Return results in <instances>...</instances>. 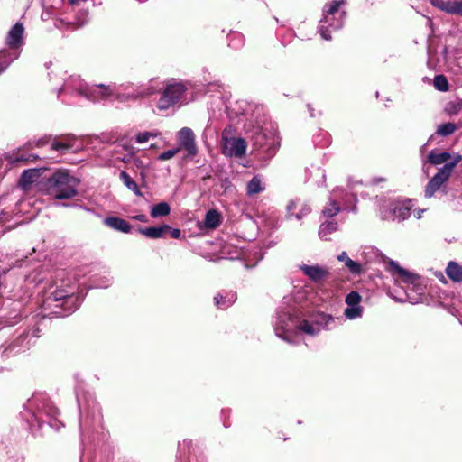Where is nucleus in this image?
I'll return each mask as SVG.
<instances>
[{"instance_id":"nucleus-22","label":"nucleus","mask_w":462,"mask_h":462,"mask_svg":"<svg viewBox=\"0 0 462 462\" xmlns=\"http://www.w3.org/2000/svg\"><path fill=\"white\" fill-rule=\"evenodd\" d=\"M360 255L365 263H386V268L389 266V261H392L391 259H387V257L374 246H365Z\"/></svg>"},{"instance_id":"nucleus-61","label":"nucleus","mask_w":462,"mask_h":462,"mask_svg":"<svg viewBox=\"0 0 462 462\" xmlns=\"http://www.w3.org/2000/svg\"><path fill=\"white\" fill-rule=\"evenodd\" d=\"M223 425H224L226 428L229 427V424L226 421V420H225V419H223Z\"/></svg>"},{"instance_id":"nucleus-32","label":"nucleus","mask_w":462,"mask_h":462,"mask_svg":"<svg viewBox=\"0 0 462 462\" xmlns=\"http://www.w3.org/2000/svg\"><path fill=\"white\" fill-rule=\"evenodd\" d=\"M39 178V171L36 169H29L23 171L21 179H20V186L26 189L28 187L35 182Z\"/></svg>"},{"instance_id":"nucleus-29","label":"nucleus","mask_w":462,"mask_h":462,"mask_svg":"<svg viewBox=\"0 0 462 462\" xmlns=\"http://www.w3.org/2000/svg\"><path fill=\"white\" fill-rule=\"evenodd\" d=\"M340 189L343 191V193H341L337 197V200L340 203L341 209L347 210V211L355 210V208L352 207V204L356 203V201H357L356 196L353 193L346 192L343 189Z\"/></svg>"},{"instance_id":"nucleus-15","label":"nucleus","mask_w":462,"mask_h":462,"mask_svg":"<svg viewBox=\"0 0 462 462\" xmlns=\"http://www.w3.org/2000/svg\"><path fill=\"white\" fill-rule=\"evenodd\" d=\"M307 290L301 287H295L291 295L285 296L283 298L282 303L278 309L276 319L278 318L279 314L284 311H288V310H291V312H294L298 316H301V311L299 310L298 306L303 303L307 300Z\"/></svg>"},{"instance_id":"nucleus-19","label":"nucleus","mask_w":462,"mask_h":462,"mask_svg":"<svg viewBox=\"0 0 462 462\" xmlns=\"http://www.w3.org/2000/svg\"><path fill=\"white\" fill-rule=\"evenodd\" d=\"M24 27L23 23H16L8 32L5 42L12 51H19L18 50L23 45Z\"/></svg>"},{"instance_id":"nucleus-40","label":"nucleus","mask_w":462,"mask_h":462,"mask_svg":"<svg viewBox=\"0 0 462 462\" xmlns=\"http://www.w3.org/2000/svg\"><path fill=\"white\" fill-rule=\"evenodd\" d=\"M434 87L439 91H447L448 89V82L445 76L437 75L433 79Z\"/></svg>"},{"instance_id":"nucleus-60","label":"nucleus","mask_w":462,"mask_h":462,"mask_svg":"<svg viewBox=\"0 0 462 462\" xmlns=\"http://www.w3.org/2000/svg\"><path fill=\"white\" fill-rule=\"evenodd\" d=\"M81 208H83L84 210L88 211V212H92L93 210L90 209V208H88L86 207H82V206H79Z\"/></svg>"},{"instance_id":"nucleus-23","label":"nucleus","mask_w":462,"mask_h":462,"mask_svg":"<svg viewBox=\"0 0 462 462\" xmlns=\"http://www.w3.org/2000/svg\"><path fill=\"white\" fill-rule=\"evenodd\" d=\"M286 209L288 215L290 217L294 216L297 220H300L301 218L309 215L311 211L310 208L305 203H300V199L291 200L288 203Z\"/></svg>"},{"instance_id":"nucleus-26","label":"nucleus","mask_w":462,"mask_h":462,"mask_svg":"<svg viewBox=\"0 0 462 462\" xmlns=\"http://www.w3.org/2000/svg\"><path fill=\"white\" fill-rule=\"evenodd\" d=\"M236 299V292L233 291H221L214 297V302L217 308L226 310L233 305Z\"/></svg>"},{"instance_id":"nucleus-16","label":"nucleus","mask_w":462,"mask_h":462,"mask_svg":"<svg viewBox=\"0 0 462 462\" xmlns=\"http://www.w3.org/2000/svg\"><path fill=\"white\" fill-rule=\"evenodd\" d=\"M178 452L180 462H191L192 457L200 462L205 461L199 448L194 445L190 439H184L181 443H179Z\"/></svg>"},{"instance_id":"nucleus-38","label":"nucleus","mask_w":462,"mask_h":462,"mask_svg":"<svg viewBox=\"0 0 462 462\" xmlns=\"http://www.w3.org/2000/svg\"><path fill=\"white\" fill-rule=\"evenodd\" d=\"M363 313V308L358 306H347V308L345 309L344 315L348 319H355L357 318H360Z\"/></svg>"},{"instance_id":"nucleus-21","label":"nucleus","mask_w":462,"mask_h":462,"mask_svg":"<svg viewBox=\"0 0 462 462\" xmlns=\"http://www.w3.org/2000/svg\"><path fill=\"white\" fill-rule=\"evenodd\" d=\"M138 232L151 239L163 238L168 233H171V236L173 237L171 226L166 224L150 227H139Z\"/></svg>"},{"instance_id":"nucleus-6","label":"nucleus","mask_w":462,"mask_h":462,"mask_svg":"<svg viewBox=\"0 0 462 462\" xmlns=\"http://www.w3.org/2000/svg\"><path fill=\"white\" fill-rule=\"evenodd\" d=\"M462 157L459 154H454L448 152H438L432 150L429 154L421 159L422 167L425 171L426 165H440L438 172L430 180L425 189V197L431 198L437 190L449 179L453 169L461 162Z\"/></svg>"},{"instance_id":"nucleus-28","label":"nucleus","mask_w":462,"mask_h":462,"mask_svg":"<svg viewBox=\"0 0 462 462\" xmlns=\"http://www.w3.org/2000/svg\"><path fill=\"white\" fill-rule=\"evenodd\" d=\"M338 228V224L333 219H328L320 224L319 229V236L322 240H329V235L336 232Z\"/></svg>"},{"instance_id":"nucleus-33","label":"nucleus","mask_w":462,"mask_h":462,"mask_svg":"<svg viewBox=\"0 0 462 462\" xmlns=\"http://www.w3.org/2000/svg\"><path fill=\"white\" fill-rule=\"evenodd\" d=\"M150 213L153 218L166 217L171 213V206L167 202H160L151 207Z\"/></svg>"},{"instance_id":"nucleus-30","label":"nucleus","mask_w":462,"mask_h":462,"mask_svg":"<svg viewBox=\"0 0 462 462\" xmlns=\"http://www.w3.org/2000/svg\"><path fill=\"white\" fill-rule=\"evenodd\" d=\"M265 185L259 175L254 176L247 183L246 192L248 196H253L263 192Z\"/></svg>"},{"instance_id":"nucleus-27","label":"nucleus","mask_w":462,"mask_h":462,"mask_svg":"<svg viewBox=\"0 0 462 462\" xmlns=\"http://www.w3.org/2000/svg\"><path fill=\"white\" fill-rule=\"evenodd\" d=\"M173 105V84L168 83L163 90L160 99L157 102L156 108L162 112L169 109Z\"/></svg>"},{"instance_id":"nucleus-57","label":"nucleus","mask_w":462,"mask_h":462,"mask_svg":"<svg viewBox=\"0 0 462 462\" xmlns=\"http://www.w3.org/2000/svg\"><path fill=\"white\" fill-rule=\"evenodd\" d=\"M308 109H309V112H310V116L311 117H314V114H313V108L311 107L310 105H308Z\"/></svg>"},{"instance_id":"nucleus-35","label":"nucleus","mask_w":462,"mask_h":462,"mask_svg":"<svg viewBox=\"0 0 462 462\" xmlns=\"http://www.w3.org/2000/svg\"><path fill=\"white\" fill-rule=\"evenodd\" d=\"M220 223V215L217 210H208L206 214L204 226L208 228H216Z\"/></svg>"},{"instance_id":"nucleus-64","label":"nucleus","mask_w":462,"mask_h":462,"mask_svg":"<svg viewBox=\"0 0 462 462\" xmlns=\"http://www.w3.org/2000/svg\"><path fill=\"white\" fill-rule=\"evenodd\" d=\"M11 228H12V226H8L6 227V229H8V230H9V229H11Z\"/></svg>"},{"instance_id":"nucleus-18","label":"nucleus","mask_w":462,"mask_h":462,"mask_svg":"<svg viewBox=\"0 0 462 462\" xmlns=\"http://www.w3.org/2000/svg\"><path fill=\"white\" fill-rule=\"evenodd\" d=\"M300 270L302 273L307 276L312 282L319 283L326 280L329 275V270L326 266H320L319 264L308 265L302 263L299 265Z\"/></svg>"},{"instance_id":"nucleus-37","label":"nucleus","mask_w":462,"mask_h":462,"mask_svg":"<svg viewBox=\"0 0 462 462\" xmlns=\"http://www.w3.org/2000/svg\"><path fill=\"white\" fill-rule=\"evenodd\" d=\"M457 125L453 123H445L438 126L435 134L441 136H448L457 130Z\"/></svg>"},{"instance_id":"nucleus-13","label":"nucleus","mask_w":462,"mask_h":462,"mask_svg":"<svg viewBox=\"0 0 462 462\" xmlns=\"http://www.w3.org/2000/svg\"><path fill=\"white\" fill-rule=\"evenodd\" d=\"M413 207L411 199L390 201L380 208V217L383 220H404L411 215Z\"/></svg>"},{"instance_id":"nucleus-42","label":"nucleus","mask_w":462,"mask_h":462,"mask_svg":"<svg viewBox=\"0 0 462 462\" xmlns=\"http://www.w3.org/2000/svg\"><path fill=\"white\" fill-rule=\"evenodd\" d=\"M345 266L354 275H358L363 272L362 264L352 259H347Z\"/></svg>"},{"instance_id":"nucleus-12","label":"nucleus","mask_w":462,"mask_h":462,"mask_svg":"<svg viewBox=\"0 0 462 462\" xmlns=\"http://www.w3.org/2000/svg\"><path fill=\"white\" fill-rule=\"evenodd\" d=\"M178 147L175 148V154L179 152H185L180 165H184L189 162L199 163V160L196 159L199 149L196 144V136L193 130L189 127H183L177 133Z\"/></svg>"},{"instance_id":"nucleus-63","label":"nucleus","mask_w":462,"mask_h":462,"mask_svg":"<svg viewBox=\"0 0 462 462\" xmlns=\"http://www.w3.org/2000/svg\"><path fill=\"white\" fill-rule=\"evenodd\" d=\"M61 205H62V206H66V207H67V206H71V205L76 206L75 204H66V203H63V204H61Z\"/></svg>"},{"instance_id":"nucleus-45","label":"nucleus","mask_w":462,"mask_h":462,"mask_svg":"<svg viewBox=\"0 0 462 462\" xmlns=\"http://www.w3.org/2000/svg\"><path fill=\"white\" fill-rule=\"evenodd\" d=\"M461 109V105L457 102H448L445 106V112L449 115H457Z\"/></svg>"},{"instance_id":"nucleus-1","label":"nucleus","mask_w":462,"mask_h":462,"mask_svg":"<svg viewBox=\"0 0 462 462\" xmlns=\"http://www.w3.org/2000/svg\"><path fill=\"white\" fill-rule=\"evenodd\" d=\"M336 326L335 319L326 313H318L311 321L304 319L291 310L279 314L274 322V331L278 337L293 344L299 333L311 337L317 336L321 330H329Z\"/></svg>"},{"instance_id":"nucleus-25","label":"nucleus","mask_w":462,"mask_h":462,"mask_svg":"<svg viewBox=\"0 0 462 462\" xmlns=\"http://www.w3.org/2000/svg\"><path fill=\"white\" fill-rule=\"evenodd\" d=\"M103 223L107 227L124 234L132 232V226L126 220L118 217H107L103 220Z\"/></svg>"},{"instance_id":"nucleus-17","label":"nucleus","mask_w":462,"mask_h":462,"mask_svg":"<svg viewBox=\"0 0 462 462\" xmlns=\"http://www.w3.org/2000/svg\"><path fill=\"white\" fill-rule=\"evenodd\" d=\"M246 151L245 141L241 138H224L223 153L227 157H242Z\"/></svg>"},{"instance_id":"nucleus-7","label":"nucleus","mask_w":462,"mask_h":462,"mask_svg":"<svg viewBox=\"0 0 462 462\" xmlns=\"http://www.w3.org/2000/svg\"><path fill=\"white\" fill-rule=\"evenodd\" d=\"M83 298L79 294H75L70 287L51 288L44 293L42 300V308L46 311L51 310L50 314L55 317L69 316L76 311L80 306Z\"/></svg>"},{"instance_id":"nucleus-56","label":"nucleus","mask_w":462,"mask_h":462,"mask_svg":"<svg viewBox=\"0 0 462 462\" xmlns=\"http://www.w3.org/2000/svg\"><path fill=\"white\" fill-rule=\"evenodd\" d=\"M180 234H181L180 230L178 228H175V239L179 238L180 236Z\"/></svg>"},{"instance_id":"nucleus-50","label":"nucleus","mask_w":462,"mask_h":462,"mask_svg":"<svg viewBox=\"0 0 462 462\" xmlns=\"http://www.w3.org/2000/svg\"><path fill=\"white\" fill-rule=\"evenodd\" d=\"M172 157H173V149H169L168 151L161 153L158 156V159L161 161H165V160L171 159Z\"/></svg>"},{"instance_id":"nucleus-5","label":"nucleus","mask_w":462,"mask_h":462,"mask_svg":"<svg viewBox=\"0 0 462 462\" xmlns=\"http://www.w3.org/2000/svg\"><path fill=\"white\" fill-rule=\"evenodd\" d=\"M154 80L151 81V85L146 88H136L134 84H126L117 86L116 84H97L87 86L84 99L99 102L116 96L120 100L134 99L144 96H149L156 92L153 86Z\"/></svg>"},{"instance_id":"nucleus-4","label":"nucleus","mask_w":462,"mask_h":462,"mask_svg":"<svg viewBox=\"0 0 462 462\" xmlns=\"http://www.w3.org/2000/svg\"><path fill=\"white\" fill-rule=\"evenodd\" d=\"M21 415L32 430L42 429L44 424L57 430L63 427L57 420L59 410L43 393L35 394L29 399Z\"/></svg>"},{"instance_id":"nucleus-24","label":"nucleus","mask_w":462,"mask_h":462,"mask_svg":"<svg viewBox=\"0 0 462 462\" xmlns=\"http://www.w3.org/2000/svg\"><path fill=\"white\" fill-rule=\"evenodd\" d=\"M343 193L340 188L335 189L329 197V203L322 210V214L324 217L332 218L335 217L341 209L340 203L337 200V197Z\"/></svg>"},{"instance_id":"nucleus-11","label":"nucleus","mask_w":462,"mask_h":462,"mask_svg":"<svg viewBox=\"0 0 462 462\" xmlns=\"http://www.w3.org/2000/svg\"><path fill=\"white\" fill-rule=\"evenodd\" d=\"M346 4V0H332L324 5L319 24V32L322 39L330 41L331 32L344 26L346 17V11L344 9Z\"/></svg>"},{"instance_id":"nucleus-3","label":"nucleus","mask_w":462,"mask_h":462,"mask_svg":"<svg viewBox=\"0 0 462 462\" xmlns=\"http://www.w3.org/2000/svg\"><path fill=\"white\" fill-rule=\"evenodd\" d=\"M76 396L80 413L79 427L82 443L85 444L86 441H94L95 434H98L103 429V416L101 408L91 392L78 385Z\"/></svg>"},{"instance_id":"nucleus-46","label":"nucleus","mask_w":462,"mask_h":462,"mask_svg":"<svg viewBox=\"0 0 462 462\" xmlns=\"http://www.w3.org/2000/svg\"><path fill=\"white\" fill-rule=\"evenodd\" d=\"M60 139L64 144H67L68 151L75 147L76 137L71 134L60 136Z\"/></svg>"},{"instance_id":"nucleus-9","label":"nucleus","mask_w":462,"mask_h":462,"mask_svg":"<svg viewBox=\"0 0 462 462\" xmlns=\"http://www.w3.org/2000/svg\"><path fill=\"white\" fill-rule=\"evenodd\" d=\"M79 180L67 171L52 173L40 188L44 193L55 199H67L78 195Z\"/></svg>"},{"instance_id":"nucleus-58","label":"nucleus","mask_w":462,"mask_h":462,"mask_svg":"<svg viewBox=\"0 0 462 462\" xmlns=\"http://www.w3.org/2000/svg\"><path fill=\"white\" fill-rule=\"evenodd\" d=\"M229 411L228 410H222L221 411V414H222V417L225 418L226 416H227V414H229Z\"/></svg>"},{"instance_id":"nucleus-10","label":"nucleus","mask_w":462,"mask_h":462,"mask_svg":"<svg viewBox=\"0 0 462 462\" xmlns=\"http://www.w3.org/2000/svg\"><path fill=\"white\" fill-rule=\"evenodd\" d=\"M280 145L277 129L272 125L257 127L252 135L254 155L262 162L273 158Z\"/></svg>"},{"instance_id":"nucleus-49","label":"nucleus","mask_w":462,"mask_h":462,"mask_svg":"<svg viewBox=\"0 0 462 462\" xmlns=\"http://www.w3.org/2000/svg\"><path fill=\"white\" fill-rule=\"evenodd\" d=\"M315 176L320 177V180H317V185L318 186H322V185L325 184L326 175H325V171L324 170H322L320 168H316L315 169Z\"/></svg>"},{"instance_id":"nucleus-62","label":"nucleus","mask_w":462,"mask_h":462,"mask_svg":"<svg viewBox=\"0 0 462 462\" xmlns=\"http://www.w3.org/2000/svg\"><path fill=\"white\" fill-rule=\"evenodd\" d=\"M109 286V280L107 281V283L103 285L104 288H107Z\"/></svg>"},{"instance_id":"nucleus-2","label":"nucleus","mask_w":462,"mask_h":462,"mask_svg":"<svg viewBox=\"0 0 462 462\" xmlns=\"http://www.w3.org/2000/svg\"><path fill=\"white\" fill-rule=\"evenodd\" d=\"M386 271L394 279L396 286L400 287L397 294L393 293L394 290L389 291L388 294L391 298L397 302L408 301L411 304H418L423 301L426 286L419 275L401 267L395 261H389V266L386 268Z\"/></svg>"},{"instance_id":"nucleus-44","label":"nucleus","mask_w":462,"mask_h":462,"mask_svg":"<svg viewBox=\"0 0 462 462\" xmlns=\"http://www.w3.org/2000/svg\"><path fill=\"white\" fill-rule=\"evenodd\" d=\"M157 132H141L136 134L135 141L138 143H144L152 137L157 136Z\"/></svg>"},{"instance_id":"nucleus-14","label":"nucleus","mask_w":462,"mask_h":462,"mask_svg":"<svg viewBox=\"0 0 462 462\" xmlns=\"http://www.w3.org/2000/svg\"><path fill=\"white\" fill-rule=\"evenodd\" d=\"M199 91V86L190 80L175 79V108L195 101Z\"/></svg>"},{"instance_id":"nucleus-52","label":"nucleus","mask_w":462,"mask_h":462,"mask_svg":"<svg viewBox=\"0 0 462 462\" xmlns=\"http://www.w3.org/2000/svg\"><path fill=\"white\" fill-rule=\"evenodd\" d=\"M337 259L339 261V262H342L344 263V264L346 265V261L347 259H350L346 254V252H342L341 254H339L337 257Z\"/></svg>"},{"instance_id":"nucleus-36","label":"nucleus","mask_w":462,"mask_h":462,"mask_svg":"<svg viewBox=\"0 0 462 462\" xmlns=\"http://www.w3.org/2000/svg\"><path fill=\"white\" fill-rule=\"evenodd\" d=\"M20 56V51H0V67L8 61V66Z\"/></svg>"},{"instance_id":"nucleus-39","label":"nucleus","mask_w":462,"mask_h":462,"mask_svg":"<svg viewBox=\"0 0 462 462\" xmlns=\"http://www.w3.org/2000/svg\"><path fill=\"white\" fill-rule=\"evenodd\" d=\"M228 46L233 49H240L245 42L244 36L239 33H233L228 36Z\"/></svg>"},{"instance_id":"nucleus-48","label":"nucleus","mask_w":462,"mask_h":462,"mask_svg":"<svg viewBox=\"0 0 462 462\" xmlns=\"http://www.w3.org/2000/svg\"><path fill=\"white\" fill-rule=\"evenodd\" d=\"M52 138L53 137L51 136V135H48V136L46 135V136L41 137V138H39L38 140L35 141L34 145L36 147H43V146H45V145H47L49 143L51 144V143L52 141Z\"/></svg>"},{"instance_id":"nucleus-20","label":"nucleus","mask_w":462,"mask_h":462,"mask_svg":"<svg viewBox=\"0 0 462 462\" xmlns=\"http://www.w3.org/2000/svg\"><path fill=\"white\" fill-rule=\"evenodd\" d=\"M432 6L448 14L462 16V0H430Z\"/></svg>"},{"instance_id":"nucleus-53","label":"nucleus","mask_w":462,"mask_h":462,"mask_svg":"<svg viewBox=\"0 0 462 462\" xmlns=\"http://www.w3.org/2000/svg\"><path fill=\"white\" fill-rule=\"evenodd\" d=\"M133 218L137 220V221L143 222V223H147L148 222L147 216H145L143 214L136 215V216L133 217Z\"/></svg>"},{"instance_id":"nucleus-59","label":"nucleus","mask_w":462,"mask_h":462,"mask_svg":"<svg viewBox=\"0 0 462 462\" xmlns=\"http://www.w3.org/2000/svg\"><path fill=\"white\" fill-rule=\"evenodd\" d=\"M423 212H424V210H419V211H418V214H417V216H416V217H417L418 219H420V218L421 217V216H422V213H423Z\"/></svg>"},{"instance_id":"nucleus-8","label":"nucleus","mask_w":462,"mask_h":462,"mask_svg":"<svg viewBox=\"0 0 462 462\" xmlns=\"http://www.w3.org/2000/svg\"><path fill=\"white\" fill-rule=\"evenodd\" d=\"M50 81L59 85L60 81L62 84L55 88L57 97L61 102L68 105H77L80 99L84 98L87 91L88 84L78 75L66 76V72H54L49 73Z\"/></svg>"},{"instance_id":"nucleus-47","label":"nucleus","mask_w":462,"mask_h":462,"mask_svg":"<svg viewBox=\"0 0 462 462\" xmlns=\"http://www.w3.org/2000/svg\"><path fill=\"white\" fill-rule=\"evenodd\" d=\"M39 337L40 335H39V329L38 328H33L32 330H28V331H24L21 334L20 336V339H22L23 341L25 340L26 338L28 337Z\"/></svg>"},{"instance_id":"nucleus-54","label":"nucleus","mask_w":462,"mask_h":462,"mask_svg":"<svg viewBox=\"0 0 462 462\" xmlns=\"http://www.w3.org/2000/svg\"><path fill=\"white\" fill-rule=\"evenodd\" d=\"M433 138H434V134H432V135L428 139L427 143H425L424 145H422V146L420 147V153H423V152H424V150H425L426 146H427V145L431 142V140H432Z\"/></svg>"},{"instance_id":"nucleus-55","label":"nucleus","mask_w":462,"mask_h":462,"mask_svg":"<svg viewBox=\"0 0 462 462\" xmlns=\"http://www.w3.org/2000/svg\"><path fill=\"white\" fill-rule=\"evenodd\" d=\"M8 68V61L5 62L3 66L0 67V74L4 72Z\"/></svg>"},{"instance_id":"nucleus-34","label":"nucleus","mask_w":462,"mask_h":462,"mask_svg":"<svg viewBox=\"0 0 462 462\" xmlns=\"http://www.w3.org/2000/svg\"><path fill=\"white\" fill-rule=\"evenodd\" d=\"M119 178L123 181V183L128 188V189L132 190L137 196L142 195L137 183L131 178V176L126 171H122L119 174Z\"/></svg>"},{"instance_id":"nucleus-41","label":"nucleus","mask_w":462,"mask_h":462,"mask_svg":"<svg viewBox=\"0 0 462 462\" xmlns=\"http://www.w3.org/2000/svg\"><path fill=\"white\" fill-rule=\"evenodd\" d=\"M50 148L51 151H57L61 154L65 153L68 151L67 144H64L59 136H54L52 138Z\"/></svg>"},{"instance_id":"nucleus-43","label":"nucleus","mask_w":462,"mask_h":462,"mask_svg":"<svg viewBox=\"0 0 462 462\" xmlns=\"http://www.w3.org/2000/svg\"><path fill=\"white\" fill-rule=\"evenodd\" d=\"M347 306H358L361 302V296L357 291H352L346 297Z\"/></svg>"},{"instance_id":"nucleus-51","label":"nucleus","mask_w":462,"mask_h":462,"mask_svg":"<svg viewBox=\"0 0 462 462\" xmlns=\"http://www.w3.org/2000/svg\"><path fill=\"white\" fill-rule=\"evenodd\" d=\"M10 212L9 211H6V210H2V212L0 213V222L1 223H5L7 221L10 220Z\"/></svg>"},{"instance_id":"nucleus-31","label":"nucleus","mask_w":462,"mask_h":462,"mask_svg":"<svg viewBox=\"0 0 462 462\" xmlns=\"http://www.w3.org/2000/svg\"><path fill=\"white\" fill-rule=\"evenodd\" d=\"M446 274L455 282H462V266L457 262L450 261L446 268Z\"/></svg>"}]
</instances>
